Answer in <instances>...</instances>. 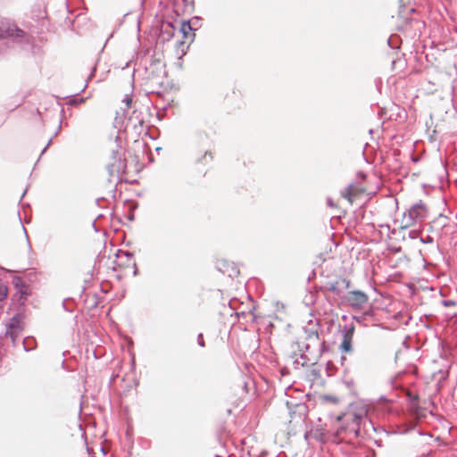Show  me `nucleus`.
<instances>
[{
	"label": "nucleus",
	"mask_w": 457,
	"mask_h": 457,
	"mask_svg": "<svg viewBox=\"0 0 457 457\" xmlns=\"http://www.w3.org/2000/svg\"><path fill=\"white\" fill-rule=\"evenodd\" d=\"M369 405L362 401L351 403L347 410L337 420L341 424L337 430V436L342 440L370 436L376 431L373 422L368 417Z\"/></svg>",
	"instance_id": "nucleus-1"
},
{
	"label": "nucleus",
	"mask_w": 457,
	"mask_h": 457,
	"mask_svg": "<svg viewBox=\"0 0 457 457\" xmlns=\"http://www.w3.org/2000/svg\"><path fill=\"white\" fill-rule=\"evenodd\" d=\"M305 340L296 343L301 353L294 361L295 368L308 367L316 363L323 353L325 342L320 338L318 331L305 330Z\"/></svg>",
	"instance_id": "nucleus-2"
},
{
	"label": "nucleus",
	"mask_w": 457,
	"mask_h": 457,
	"mask_svg": "<svg viewBox=\"0 0 457 457\" xmlns=\"http://www.w3.org/2000/svg\"><path fill=\"white\" fill-rule=\"evenodd\" d=\"M126 167L124 151L120 145H116L115 148L112 149L111 161L106 165L109 176L111 178L119 177L120 173L125 171Z\"/></svg>",
	"instance_id": "nucleus-3"
},
{
	"label": "nucleus",
	"mask_w": 457,
	"mask_h": 457,
	"mask_svg": "<svg viewBox=\"0 0 457 457\" xmlns=\"http://www.w3.org/2000/svg\"><path fill=\"white\" fill-rule=\"evenodd\" d=\"M24 330V323L20 314H16L10 318L5 323L4 337H10L13 346L16 345L17 338Z\"/></svg>",
	"instance_id": "nucleus-4"
},
{
	"label": "nucleus",
	"mask_w": 457,
	"mask_h": 457,
	"mask_svg": "<svg viewBox=\"0 0 457 457\" xmlns=\"http://www.w3.org/2000/svg\"><path fill=\"white\" fill-rule=\"evenodd\" d=\"M426 206L421 202L415 204L408 210V213L403 215V227L408 228L414 225L417 221L422 220L426 217Z\"/></svg>",
	"instance_id": "nucleus-5"
},
{
	"label": "nucleus",
	"mask_w": 457,
	"mask_h": 457,
	"mask_svg": "<svg viewBox=\"0 0 457 457\" xmlns=\"http://www.w3.org/2000/svg\"><path fill=\"white\" fill-rule=\"evenodd\" d=\"M345 303L355 310H361L368 303V295L361 290L349 291L345 296Z\"/></svg>",
	"instance_id": "nucleus-6"
},
{
	"label": "nucleus",
	"mask_w": 457,
	"mask_h": 457,
	"mask_svg": "<svg viewBox=\"0 0 457 457\" xmlns=\"http://www.w3.org/2000/svg\"><path fill=\"white\" fill-rule=\"evenodd\" d=\"M354 327L353 325H345L343 329V339L339 349L342 353H349L353 352V337Z\"/></svg>",
	"instance_id": "nucleus-7"
},
{
	"label": "nucleus",
	"mask_w": 457,
	"mask_h": 457,
	"mask_svg": "<svg viewBox=\"0 0 457 457\" xmlns=\"http://www.w3.org/2000/svg\"><path fill=\"white\" fill-rule=\"evenodd\" d=\"M304 439L308 445H311L312 440L319 443H324L327 439L326 430L321 427L313 428L309 431H305Z\"/></svg>",
	"instance_id": "nucleus-8"
},
{
	"label": "nucleus",
	"mask_w": 457,
	"mask_h": 457,
	"mask_svg": "<svg viewBox=\"0 0 457 457\" xmlns=\"http://www.w3.org/2000/svg\"><path fill=\"white\" fill-rule=\"evenodd\" d=\"M326 288L327 290L336 294L337 295H340L343 293V288H341L339 278L335 282H328L326 285Z\"/></svg>",
	"instance_id": "nucleus-9"
},
{
	"label": "nucleus",
	"mask_w": 457,
	"mask_h": 457,
	"mask_svg": "<svg viewBox=\"0 0 457 457\" xmlns=\"http://www.w3.org/2000/svg\"><path fill=\"white\" fill-rule=\"evenodd\" d=\"M23 349L25 352H30L36 348V344L33 338L26 337L22 341Z\"/></svg>",
	"instance_id": "nucleus-10"
},
{
	"label": "nucleus",
	"mask_w": 457,
	"mask_h": 457,
	"mask_svg": "<svg viewBox=\"0 0 457 457\" xmlns=\"http://www.w3.org/2000/svg\"><path fill=\"white\" fill-rule=\"evenodd\" d=\"M193 30L191 24L188 21H184L181 23L180 31L182 32L185 38L188 37V35Z\"/></svg>",
	"instance_id": "nucleus-11"
},
{
	"label": "nucleus",
	"mask_w": 457,
	"mask_h": 457,
	"mask_svg": "<svg viewBox=\"0 0 457 457\" xmlns=\"http://www.w3.org/2000/svg\"><path fill=\"white\" fill-rule=\"evenodd\" d=\"M295 409V411L299 414V420L303 422L306 415V406L304 404H297Z\"/></svg>",
	"instance_id": "nucleus-12"
},
{
	"label": "nucleus",
	"mask_w": 457,
	"mask_h": 457,
	"mask_svg": "<svg viewBox=\"0 0 457 457\" xmlns=\"http://www.w3.org/2000/svg\"><path fill=\"white\" fill-rule=\"evenodd\" d=\"M129 122L132 124V126L136 129L137 125L142 127L144 125V120L139 119L138 115L135 112L134 116H131L129 118Z\"/></svg>",
	"instance_id": "nucleus-13"
},
{
	"label": "nucleus",
	"mask_w": 457,
	"mask_h": 457,
	"mask_svg": "<svg viewBox=\"0 0 457 457\" xmlns=\"http://www.w3.org/2000/svg\"><path fill=\"white\" fill-rule=\"evenodd\" d=\"M340 279V286H341V288L344 289H348L350 287V280L345 278H339Z\"/></svg>",
	"instance_id": "nucleus-14"
},
{
	"label": "nucleus",
	"mask_w": 457,
	"mask_h": 457,
	"mask_svg": "<svg viewBox=\"0 0 457 457\" xmlns=\"http://www.w3.org/2000/svg\"><path fill=\"white\" fill-rule=\"evenodd\" d=\"M342 196L347 198L351 202L352 196V185L348 186L345 191L342 193Z\"/></svg>",
	"instance_id": "nucleus-15"
},
{
	"label": "nucleus",
	"mask_w": 457,
	"mask_h": 457,
	"mask_svg": "<svg viewBox=\"0 0 457 457\" xmlns=\"http://www.w3.org/2000/svg\"><path fill=\"white\" fill-rule=\"evenodd\" d=\"M7 295V289L5 287H0V301H3Z\"/></svg>",
	"instance_id": "nucleus-16"
},
{
	"label": "nucleus",
	"mask_w": 457,
	"mask_h": 457,
	"mask_svg": "<svg viewBox=\"0 0 457 457\" xmlns=\"http://www.w3.org/2000/svg\"><path fill=\"white\" fill-rule=\"evenodd\" d=\"M197 344L201 347L204 346V337H203L202 333L198 334V336H197Z\"/></svg>",
	"instance_id": "nucleus-17"
},
{
	"label": "nucleus",
	"mask_w": 457,
	"mask_h": 457,
	"mask_svg": "<svg viewBox=\"0 0 457 457\" xmlns=\"http://www.w3.org/2000/svg\"><path fill=\"white\" fill-rule=\"evenodd\" d=\"M123 102H125V103H126V105H127L128 107H129V106H130V104H131V102H132V98H131V96H129V95H126V96H125V97H124V99H123Z\"/></svg>",
	"instance_id": "nucleus-18"
},
{
	"label": "nucleus",
	"mask_w": 457,
	"mask_h": 457,
	"mask_svg": "<svg viewBox=\"0 0 457 457\" xmlns=\"http://www.w3.org/2000/svg\"><path fill=\"white\" fill-rule=\"evenodd\" d=\"M443 304H444L445 306H446V307L453 306V305H455V302H454V301H453V300H445V301L443 302Z\"/></svg>",
	"instance_id": "nucleus-19"
},
{
	"label": "nucleus",
	"mask_w": 457,
	"mask_h": 457,
	"mask_svg": "<svg viewBox=\"0 0 457 457\" xmlns=\"http://www.w3.org/2000/svg\"><path fill=\"white\" fill-rule=\"evenodd\" d=\"M420 241L424 244H429L433 242V238L430 236H428L425 239L420 238Z\"/></svg>",
	"instance_id": "nucleus-20"
},
{
	"label": "nucleus",
	"mask_w": 457,
	"mask_h": 457,
	"mask_svg": "<svg viewBox=\"0 0 457 457\" xmlns=\"http://www.w3.org/2000/svg\"><path fill=\"white\" fill-rule=\"evenodd\" d=\"M239 273L238 270L233 269L232 272L228 274L229 277L237 276Z\"/></svg>",
	"instance_id": "nucleus-21"
},
{
	"label": "nucleus",
	"mask_w": 457,
	"mask_h": 457,
	"mask_svg": "<svg viewBox=\"0 0 457 457\" xmlns=\"http://www.w3.org/2000/svg\"><path fill=\"white\" fill-rule=\"evenodd\" d=\"M21 228H22V229H23V231H24V233H25V237H26L27 242H28V244H29V237H28V234H27L26 228H25L22 225H21ZM29 247L30 248V245H29Z\"/></svg>",
	"instance_id": "nucleus-22"
},
{
	"label": "nucleus",
	"mask_w": 457,
	"mask_h": 457,
	"mask_svg": "<svg viewBox=\"0 0 457 457\" xmlns=\"http://www.w3.org/2000/svg\"><path fill=\"white\" fill-rule=\"evenodd\" d=\"M124 255L129 259L133 257V253L129 252H125Z\"/></svg>",
	"instance_id": "nucleus-23"
},
{
	"label": "nucleus",
	"mask_w": 457,
	"mask_h": 457,
	"mask_svg": "<svg viewBox=\"0 0 457 457\" xmlns=\"http://www.w3.org/2000/svg\"><path fill=\"white\" fill-rule=\"evenodd\" d=\"M51 142H52V139H49V141H48L47 145H46V147L43 149V151H42V153H41V154H44V153L46 152V148L50 145Z\"/></svg>",
	"instance_id": "nucleus-24"
},
{
	"label": "nucleus",
	"mask_w": 457,
	"mask_h": 457,
	"mask_svg": "<svg viewBox=\"0 0 457 457\" xmlns=\"http://www.w3.org/2000/svg\"><path fill=\"white\" fill-rule=\"evenodd\" d=\"M133 266H134V268H135L134 275H137V265H136V262H133Z\"/></svg>",
	"instance_id": "nucleus-25"
},
{
	"label": "nucleus",
	"mask_w": 457,
	"mask_h": 457,
	"mask_svg": "<svg viewBox=\"0 0 457 457\" xmlns=\"http://www.w3.org/2000/svg\"><path fill=\"white\" fill-rule=\"evenodd\" d=\"M328 204H329L330 206H333V203H332V201H331L330 199L328 200Z\"/></svg>",
	"instance_id": "nucleus-26"
},
{
	"label": "nucleus",
	"mask_w": 457,
	"mask_h": 457,
	"mask_svg": "<svg viewBox=\"0 0 457 457\" xmlns=\"http://www.w3.org/2000/svg\"><path fill=\"white\" fill-rule=\"evenodd\" d=\"M86 87H87V85H84L82 87V90H85Z\"/></svg>",
	"instance_id": "nucleus-27"
},
{
	"label": "nucleus",
	"mask_w": 457,
	"mask_h": 457,
	"mask_svg": "<svg viewBox=\"0 0 457 457\" xmlns=\"http://www.w3.org/2000/svg\"><path fill=\"white\" fill-rule=\"evenodd\" d=\"M86 87H87V85H84L82 87V90H85Z\"/></svg>",
	"instance_id": "nucleus-28"
},
{
	"label": "nucleus",
	"mask_w": 457,
	"mask_h": 457,
	"mask_svg": "<svg viewBox=\"0 0 457 457\" xmlns=\"http://www.w3.org/2000/svg\"><path fill=\"white\" fill-rule=\"evenodd\" d=\"M86 87H87V85H84L82 87V90H85Z\"/></svg>",
	"instance_id": "nucleus-29"
},
{
	"label": "nucleus",
	"mask_w": 457,
	"mask_h": 457,
	"mask_svg": "<svg viewBox=\"0 0 457 457\" xmlns=\"http://www.w3.org/2000/svg\"><path fill=\"white\" fill-rule=\"evenodd\" d=\"M454 31L457 33V26L454 28Z\"/></svg>",
	"instance_id": "nucleus-30"
}]
</instances>
